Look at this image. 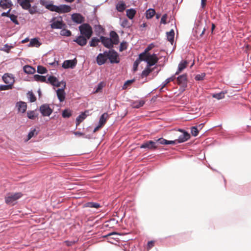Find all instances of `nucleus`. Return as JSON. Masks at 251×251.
I'll list each match as a JSON object with an SVG mask.
<instances>
[{"instance_id":"obj_1","label":"nucleus","mask_w":251,"mask_h":251,"mask_svg":"<svg viewBox=\"0 0 251 251\" xmlns=\"http://www.w3.org/2000/svg\"><path fill=\"white\" fill-rule=\"evenodd\" d=\"M140 59L147 62L148 67L155 65L158 61L157 55L154 53L145 55V53H141L140 54Z\"/></svg>"},{"instance_id":"obj_2","label":"nucleus","mask_w":251,"mask_h":251,"mask_svg":"<svg viewBox=\"0 0 251 251\" xmlns=\"http://www.w3.org/2000/svg\"><path fill=\"white\" fill-rule=\"evenodd\" d=\"M79 29L82 36L90 39L93 34L92 27L88 24H83L79 26Z\"/></svg>"},{"instance_id":"obj_3","label":"nucleus","mask_w":251,"mask_h":251,"mask_svg":"<svg viewBox=\"0 0 251 251\" xmlns=\"http://www.w3.org/2000/svg\"><path fill=\"white\" fill-rule=\"evenodd\" d=\"M23 194L21 193H16L14 194H8L5 197V202L9 205H14L17 200L20 199Z\"/></svg>"},{"instance_id":"obj_4","label":"nucleus","mask_w":251,"mask_h":251,"mask_svg":"<svg viewBox=\"0 0 251 251\" xmlns=\"http://www.w3.org/2000/svg\"><path fill=\"white\" fill-rule=\"evenodd\" d=\"M105 54H106L107 59L108 58L109 59L111 63H118L119 62L118 54L114 50H111L108 51H105Z\"/></svg>"},{"instance_id":"obj_5","label":"nucleus","mask_w":251,"mask_h":251,"mask_svg":"<svg viewBox=\"0 0 251 251\" xmlns=\"http://www.w3.org/2000/svg\"><path fill=\"white\" fill-rule=\"evenodd\" d=\"M176 81L177 84L184 89L187 86L188 80L187 74H185L178 76L177 77Z\"/></svg>"},{"instance_id":"obj_6","label":"nucleus","mask_w":251,"mask_h":251,"mask_svg":"<svg viewBox=\"0 0 251 251\" xmlns=\"http://www.w3.org/2000/svg\"><path fill=\"white\" fill-rule=\"evenodd\" d=\"M40 111L43 116H49L52 112V109H51L49 105L44 104L40 107Z\"/></svg>"},{"instance_id":"obj_7","label":"nucleus","mask_w":251,"mask_h":251,"mask_svg":"<svg viewBox=\"0 0 251 251\" xmlns=\"http://www.w3.org/2000/svg\"><path fill=\"white\" fill-rule=\"evenodd\" d=\"M141 149H147L149 150H152L156 149L157 146H156V142L152 141H148L144 142L140 146Z\"/></svg>"},{"instance_id":"obj_8","label":"nucleus","mask_w":251,"mask_h":251,"mask_svg":"<svg viewBox=\"0 0 251 251\" xmlns=\"http://www.w3.org/2000/svg\"><path fill=\"white\" fill-rule=\"evenodd\" d=\"M2 78L4 82L6 84H8L12 86L13 85L15 80L12 75L6 73L2 76Z\"/></svg>"},{"instance_id":"obj_9","label":"nucleus","mask_w":251,"mask_h":251,"mask_svg":"<svg viewBox=\"0 0 251 251\" xmlns=\"http://www.w3.org/2000/svg\"><path fill=\"white\" fill-rule=\"evenodd\" d=\"M100 40L104 47L108 49H111L113 48V44L110 38L101 36L100 37Z\"/></svg>"},{"instance_id":"obj_10","label":"nucleus","mask_w":251,"mask_h":251,"mask_svg":"<svg viewBox=\"0 0 251 251\" xmlns=\"http://www.w3.org/2000/svg\"><path fill=\"white\" fill-rule=\"evenodd\" d=\"M77 61L75 59L73 60H65L62 64V67L65 69L74 68L76 65Z\"/></svg>"},{"instance_id":"obj_11","label":"nucleus","mask_w":251,"mask_h":251,"mask_svg":"<svg viewBox=\"0 0 251 251\" xmlns=\"http://www.w3.org/2000/svg\"><path fill=\"white\" fill-rule=\"evenodd\" d=\"M179 131L182 132L183 134L180 135L177 139L178 143L184 142L190 139V135L187 132H186L182 129H179Z\"/></svg>"},{"instance_id":"obj_12","label":"nucleus","mask_w":251,"mask_h":251,"mask_svg":"<svg viewBox=\"0 0 251 251\" xmlns=\"http://www.w3.org/2000/svg\"><path fill=\"white\" fill-rule=\"evenodd\" d=\"M0 6L3 9H11L13 3L11 0H0Z\"/></svg>"},{"instance_id":"obj_13","label":"nucleus","mask_w":251,"mask_h":251,"mask_svg":"<svg viewBox=\"0 0 251 251\" xmlns=\"http://www.w3.org/2000/svg\"><path fill=\"white\" fill-rule=\"evenodd\" d=\"M107 59V56L105 54V51L103 53H100L97 57V63L99 65L104 64Z\"/></svg>"},{"instance_id":"obj_14","label":"nucleus","mask_w":251,"mask_h":251,"mask_svg":"<svg viewBox=\"0 0 251 251\" xmlns=\"http://www.w3.org/2000/svg\"><path fill=\"white\" fill-rule=\"evenodd\" d=\"M72 20L77 23L81 24L84 21V18L80 14H73L72 15Z\"/></svg>"},{"instance_id":"obj_15","label":"nucleus","mask_w":251,"mask_h":251,"mask_svg":"<svg viewBox=\"0 0 251 251\" xmlns=\"http://www.w3.org/2000/svg\"><path fill=\"white\" fill-rule=\"evenodd\" d=\"M16 106L17 108L18 112L22 113H25L27 108L26 103L23 101L17 102Z\"/></svg>"},{"instance_id":"obj_16","label":"nucleus","mask_w":251,"mask_h":251,"mask_svg":"<svg viewBox=\"0 0 251 251\" xmlns=\"http://www.w3.org/2000/svg\"><path fill=\"white\" fill-rule=\"evenodd\" d=\"M60 20L54 21L50 25V26L52 29H61L65 25L63 24L61 18L60 17Z\"/></svg>"},{"instance_id":"obj_17","label":"nucleus","mask_w":251,"mask_h":251,"mask_svg":"<svg viewBox=\"0 0 251 251\" xmlns=\"http://www.w3.org/2000/svg\"><path fill=\"white\" fill-rule=\"evenodd\" d=\"M71 10V7L67 5L63 4L58 6L57 7V13H68Z\"/></svg>"},{"instance_id":"obj_18","label":"nucleus","mask_w":251,"mask_h":251,"mask_svg":"<svg viewBox=\"0 0 251 251\" xmlns=\"http://www.w3.org/2000/svg\"><path fill=\"white\" fill-rule=\"evenodd\" d=\"M87 39L86 37L80 35L77 37L74 40V41L76 42L79 45L83 46L87 44Z\"/></svg>"},{"instance_id":"obj_19","label":"nucleus","mask_w":251,"mask_h":251,"mask_svg":"<svg viewBox=\"0 0 251 251\" xmlns=\"http://www.w3.org/2000/svg\"><path fill=\"white\" fill-rule=\"evenodd\" d=\"M188 65V62L186 60H182L178 66V69L176 73H175V75H178L180 74L184 69H185Z\"/></svg>"},{"instance_id":"obj_20","label":"nucleus","mask_w":251,"mask_h":251,"mask_svg":"<svg viewBox=\"0 0 251 251\" xmlns=\"http://www.w3.org/2000/svg\"><path fill=\"white\" fill-rule=\"evenodd\" d=\"M17 2L24 9L27 10L31 7L29 0H17Z\"/></svg>"},{"instance_id":"obj_21","label":"nucleus","mask_w":251,"mask_h":251,"mask_svg":"<svg viewBox=\"0 0 251 251\" xmlns=\"http://www.w3.org/2000/svg\"><path fill=\"white\" fill-rule=\"evenodd\" d=\"M57 96L60 102H62L65 99V93L64 89H58L56 91Z\"/></svg>"},{"instance_id":"obj_22","label":"nucleus","mask_w":251,"mask_h":251,"mask_svg":"<svg viewBox=\"0 0 251 251\" xmlns=\"http://www.w3.org/2000/svg\"><path fill=\"white\" fill-rule=\"evenodd\" d=\"M110 38L111 39L113 44H118L119 43V36L117 33L114 31H112L110 33Z\"/></svg>"},{"instance_id":"obj_23","label":"nucleus","mask_w":251,"mask_h":251,"mask_svg":"<svg viewBox=\"0 0 251 251\" xmlns=\"http://www.w3.org/2000/svg\"><path fill=\"white\" fill-rule=\"evenodd\" d=\"M88 111H85L79 115L76 119V126H77L87 116L86 113Z\"/></svg>"},{"instance_id":"obj_24","label":"nucleus","mask_w":251,"mask_h":251,"mask_svg":"<svg viewBox=\"0 0 251 251\" xmlns=\"http://www.w3.org/2000/svg\"><path fill=\"white\" fill-rule=\"evenodd\" d=\"M145 101L144 100L134 101L131 103V106L133 108H139L144 105Z\"/></svg>"},{"instance_id":"obj_25","label":"nucleus","mask_w":251,"mask_h":251,"mask_svg":"<svg viewBox=\"0 0 251 251\" xmlns=\"http://www.w3.org/2000/svg\"><path fill=\"white\" fill-rule=\"evenodd\" d=\"M136 13V11L134 9L131 8L129 9H127L126 10V16L129 19H132L134 17L135 14Z\"/></svg>"},{"instance_id":"obj_26","label":"nucleus","mask_w":251,"mask_h":251,"mask_svg":"<svg viewBox=\"0 0 251 251\" xmlns=\"http://www.w3.org/2000/svg\"><path fill=\"white\" fill-rule=\"evenodd\" d=\"M24 71L27 74H33L35 72V69L29 65H25L24 66Z\"/></svg>"},{"instance_id":"obj_27","label":"nucleus","mask_w":251,"mask_h":251,"mask_svg":"<svg viewBox=\"0 0 251 251\" xmlns=\"http://www.w3.org/2000/svg\"><path fill=\"white\" fill-rule=\"evenodd\" d=\"M167 37L168 40L173 44L174 40L175 32L173 29H172L170 31L167 32Z\"/></svg>"},{"instance_id":"obj_28","label":"nucleus","mask_w":251,"mask_h":251,"mask_svg":"<svg viewBox=\"0 0 251 251\" xmlns=\"http://www.w3.org/2000/svg\"><path fill=\"white\" fill-rule=\"evenodd\" d=\"M108 115L107 113H103L100 117L99 121V124L103 126L105 124L106 120L108 118Z\"/></svg>"},{"instance_id":"obj_29","label":"nucleus","mask_w":251,"mask_h":251,"mask_svg":"<svg viewBox=\"0 0 251 251\" xmlns=\"http://www.w3.org/2000/svg\"><path fill=\"white\" fill-rule=\"evenodd\" d=\"M150 67L147 66L145 69L142 72L141 74L142 77H144L148 76L149 74L153 71V69H151Z\"/></svg>"},{"instance_id":"obj_30","label":"nucleus","mask_w":251,"mask_h":251,"mask_svg":"<svg viewBox=\"0 0 251 251\" xmlns=\"http://www.w3.org/2000/svg\"><path fill=\"white\" fill-rule=\"evenodd\" d=\"M146 18L148 19L152 18L155 14V11L153 9H149L146 11Z\"/></svg>"},{"instance_id":"obj_31","label":"nucleus","mask_w":251,"mask_h":251,"mask_svg":"<svg viewBox=\"0 0 251 251\" xmlns=\"http://www.w3.org/2000/svg\"><path fill=\"white\" fill-rule=\"evenodd\" d=\"M175 75H173V76H172L167 78V79H166V80L164 82V84L163 85V86H162V87L160 89V91H163V89L165 87V86L168 83H169L170 82L173 81H174L175 80V79L176 78Z\"/></svg>"},{"instance_id":"obj_32","label":"nucleus","mask_w":251,"mask_h":251,"mask_svg":"<svg viewBox=\"0 0 251 251\" xmlns=\"http://www.w3.org/2000/svg\"><path fill=\"white\" fill-rule=\"evenodd\" d=\"M30 46L32 47H38L41 45V43L36 38L32 39L30 42Z\"/></svg>"},{"instance_id":"obj_33","label":"nucleus","mask_w":251,"mask_h":251,"mask_svg":"<svg viewBox=\"0 0 251 251\" xmlns=\"http://www.w3.org/2000/svg\"><path fill=\"white\" fill-rule=\"evenodd\" d=\"M34 78L35 80L40 82H46V77L45 76L40 75H34Z\"/></svg>"},{"instance_id":"obj_34","label":"nucleus","mask_w":251,"mask_h":251,"mask_svg":"<svg viewBox=\"0 0 251 251\" xmlns=\"http://www.w3.org/2000/svg\"><path fill=\"white\" fill-rule=\"evenodd\" d=\"M100 41V39H99L95 37L93 38L90 42V46L91 47H96Z\"/></svg>"},{"instance_id":"obj_35","label":"nucleus","mask_w":251,"mask_h":251,"mask_svg":"<svg viewBox=\"0 0 251 251\" xmlns=\"http://www.w3.org/2000/svg\"><path fill=\"white\" fill-rule=\"evenodd\" d=\"M62 115L63 118H69L72 116V111L69 109H65L62 112Z\"/></svg>"},{"instance_id":"obj_36","label":"nucleus","mask_w":251,"mask_h":251,"mask_svg":"<svg viewBox=\"0 0 251 251\" xmlns=\"http://www.w3.org/2000/svg\"><path fill=\"white\" fill-rule=\"evenodd\" d=\"M131 25V24L126 19L122 20L121 23V26L123 27L129 28Z\"/></svg>"},{"instance_id":"obj_37","label":"nucleus","mask_w":251,"mask_h":251,"mask_svg":"<svg viewBox=\"0 0 251 251\" xmlns=\"http://www.w3.org/2000/svg\"><path fill=\"white\" fill-rule=\"evenodd\" d=\"M57 7L58 6L53 5L52 3H50L49 5H46V8L49 9V10L51 11H54L56 12L57 11Z\"/></svg>"},{"instance_id":"obj_38","label":"nucleus","mask_w":251,"mask_h":251,"mask_svg":"<svg viewBox=\"0 0 251 251\" xmlns=\"http://www.w3.org/2000/svg\"><path fill=\"white\" fill-rule=\"evenodd\" d=\"M86 206L88 207L98 208L100 207V205L98 203L90 202H88L86 204Z\"/></svg>"},{"instance_id":"obj_39","label":"nucleus","mask_w":251,"mask_h":251,"mask_svg":"<svg viewBox=\"0 0 251 251\" xmlns=\"http://www.w3.org/2000/svg\"><path fill=\"white\" fill-rule=\"evenodd\" d=\"M212 97L218 100H220L225 97V93L221 92L219 93L214 94L212 95Z\"/></svg>"},{"instance_id":"obj_40","label":"nucleus","mask_w":251,"mask_h":251,"mask_svg":"<svg viewBox=\"0 0 251 251\" xmlns=\"http://www.w3.org/2000/svg\"><path fill=\"white\" fill-rule=\"evenodd\" d=\"M48 80L50 82V83L53 86H54L56 82H57L58 81V79H57V78L53 76H50L48 78Z\"/></svg>"},{"instance_id":"obj_41","label":"nucleus","mask_w":251,"mask_h":251,"mask_svg":"<svg viewBox=\"0 0 251 251\" xmlns=\"http://www.w3.org/2000/svg\"><path fill=\"white\" fill-rule=\"evenodd\" d=\"M27 95H28V98L29 100V101L31 102H34L36 101V97L35 96V95L33 94V93L31 92H29L28 93H27Z\"/></svg>"},{"instance_id":"obj_42","label":"nucleus","mask_w":251,"mask_h":251,"mask_svg":"<svg viewBox=\"0 0 251 251\" xmlns=\"http://www.w3.org/2000/svg\"><path fill=\"white\" fill-rule=\"evenodd\" d=\"M60 34L62 36H65L67 37H69L71 35V32L69 30L63 29L61 30Z\"/></svg>"},{"instance_id":"obj_43","label":"nucleus","mask_w":251,"mask_h":251,"mask_svg":"<svg viewBox=\"0 0 251 251\" xmlns=\"http://www.w3.org/2000/svg\"><path fill=\"white\" fill-rule=\"evenodd\" d=\"M143 61V60L140 59V55H139V58L134 62L133 70L134 72H135L137 70L138 66L140 62V61Z\"/></svg>"},{"instance_id":"obj_44","label":"nucleus","mask_w":251,"mask_h":251,"mask_svg":"<svg viewBox=\"0 0 251 251\" xmlns=\"http://www.w3.org/2000/svg\"><path fill=\"white\" fill-rule=\"evenodd\" d=\"M27 116L28 118L30 119L34 120L37 117L36 115H35V112L34 111H28L27 113Z\"/></svg>"},{"instance_id":"obj_45","label":"nucleus","mask_w":251,"mask_h":251,"mask_svg":"<svg viewBox=\"0 0 251 251\" xmlns=\"http://www.w3.org/2000/svg\"><path fill=\"white\" fill-rule=\"evenodd\" d=\"M47 72L46 68L42 66H38L37 67V72L39 74H43Z\"/></svg>"},{"instance_id":"obj_46","label":"nucleus","mask_w":251,"mask_h":251,"mask_svg":"<svg viewBox=\"0 0 251 251\" xmlns=\"http://www.w3.org/2000/svg\"><path fill=\"white\" fill-rule=\"evenodd\" d=\"M13 87V86L7 84V85H1L0 86V90H7L9 89H11Z\"/></svg>"},{"instance_id":"obj_47","label":"nucleus","mask_w":251,"mask_h":251,"mask_svg":"<svg viewBox=\"0 0 251 251\" xmlns=\"http://www.w3.org/2000/svg\"><path fill=\"white\" fill-rule=\"evenodd\" d=\"M9 18L11 21L16 25H19V22L17 20V16L14 14H10Z\"/></svg>"},{"instance_id":"obj_48","label":"nucleus","mask_w":251,"mask_h":251,"mask_svg":"<svg viewBox=\"0 0 251 251\" xmlns=\"http://www.w3.org/2000/svg\"><path fill=\"white\" fill-rule=\"evenodd\" d=\"M126 8V5L124 3H119L117 5V9L119 12H123Z\"/></svg>"},{"instance_id":"obj_49","label":"nucleus","mask_w":251,"mask_h":251,"mask_svg":"<svg viewBox=\"0 0 251 251\" xmlns=\"http://www.w3.org/2000/svg\"><path fill=\"white\" fill-rule=\"evenodd\" d=\"M191 134L194 136H197L199 133V129L197 126H193L191 128Z\"/></svg>"},{"instance_id":"obj_50","label":"nucleus","mask_w":251,"mask_h":251,"mask_svg":"<svg viewBox=\"0 0 251 251\" xmlns=\"http://www.w3.org/2000/svg\"><path fill=\"white\" fill-rule=\"evenodd\" d=\"M127 43L126 42H123L120 44L119 50L120 51H123V50H126L127 49Z\"/></svg>"},{"instance_id":"obj_51","label":"nucleus","mask_w":251,"mask_h":251,"mask_svg":"<svg viewBox=\"0 0 251 251\" xmlns=\"http://www.w3.org/2000/svg\"><path fill=\"white\" fill-rule=\"evenodd\" d=\"M54 86H56V87L61 86L62 87L61 89H65L66 87V82L65 81H60V82H59L58 81L57 82H56V83L55 84Z\"/></svg>"},{"instance_id":"obj_52","label":"nucleus","mask_w":251,"mask_h":251,"mask_svg":"<svg viewBox=\"0 0 251 251\" xmlns=\"http://www.w3.org/2000/svg\"><path fill=\"white\" fill-rule=\"evenodd\" d=\"M37 134V132L36 131L35 129H33L31 131H30L28 134V139H30L32 137H33L34 135Z\"/></svg>"},{"instance_id":"obj_53","label":"nucleus","mask_w":251,"mask_h":251,"mask_svg":"<svg viewBox=\"0 0 251 251\" xmlns=\"http://www.w3.org/2000/svg\"><path fill=\"white\" fill-rule=\"evenodd\" d=\"M103 87V83L102 82L100 83L97 86L96 90L95 91V93H97L100 92L102 88Z\"/></svg>"},{"instance_id":"obj_54","label":"nucleus","mask_w":251,"mask_h":251,"mask_svg":"<svg viewBox=\"0 0 251 251\" xmlns=\"http://www.w3.org/2000/svg\"><path fill=\"white\" fill-rule=\"evenodd\" d=\"M205 76V74L204 73H201V74L197 75L195 76V79L196 80H202L203 79Z\"/></svg>"},{"instance_id":"obj_55","label":"nucleus","mask_w":251,"mask_h":251,"mask_svg":"<svg viewBox=\"0 0 251 251\" xmlns=\"http://www.w3.org/2000/svg\"><path fill=\"white\" fill-rule=\"evenodd\" d=\"M167 17H168V15L167 14H164L161 19L160 23L164 24V25L166 24H167L166 20H167Z\"/></svg>"},{"instance_id":"obj_56","label":"nucleus","mask_w":251,"mask_h":251,"mask_svg":"<svg viewBox=\"0 0 251 251\" xmlns=\"http://www.w3.org/2000/svg\"><path fill=\"white\" fill-rule=\"evenodd\" d=\"M156 142H159L160 144L162 145H167L168 140L161 138L156 140Z\"/></svg>"},{"instance_id":"obj_57","label":"nucleus","mask_w":251,"mask_h":251,"mask_svg":"<svg viewBox=\"0 0 251 251\" xmlns=\"http://www.w3.org/2000/svg\"><path fill=\"white\" fill-rule=\"evenodd\" d=\"M133 82H134V80H127V81H126L125 83V84H124V86H123V89H126V88H127V86H128V85H129L131 84V83H132Z\"/></svg>"},{"instance_id":"obj_58","label":"nucleus","mask_w":251,"mask_h":251,"mask_svg":"<svg viewBox=\"0 0 251 251\" xmlns=\"http://www.w3.org/2000/svg\"><path fill=\"white\" fill-rule=\"evenodd\" d=\"M40 3L41 5L44 6L46 8L47 5H49L50 4L48 0H40Z\"/></svg>"},{"instance_id":"obj_59","label":"nucleus","mask_w":251,"mask_h":251,"mask_svg":"<svg viewBox=\"0 0 251 251\" xmlns=\"http://www.w3.org/2000/svg\"><path fill=\"white\" fill-rule=\"evenodd\" d=\"M28 10H29V12L31 14H35V13H37V10H36V9L35 7H32V8H30H30L28 9Z\"/></svg>"},{"instance_id":"obj_60","label":"nucleus","mask_w":251,"mask_h":251,"mask_svg":"<svg viewBox=\"0 0 251 251\" xmlns=\"http://www.w3.org/2000/svg\"><path fill=\"white\" fill-rule=\"evenodd\" d=\"M11 10V9H9L7 12L2 13L1 14V16L2 17H9L10 15V12Z\"/></svg>"},{"instance_id":"obj_61","label":"nucleus","mask_w":251,"mask_h":251,"mask_svg":"<svg viewBox=\"0 0 251 251\" xmlns=\"http://www.w3.org/2000/svg\"><path fill=\"white\" fill-rule=\"evenodd\" d=\"M152 47L151 46H149L145 50L143 53H145V55L150 54L148 52L151 49Z\"/></svg>"},{"instance_id":"obj_62","label":"nucleus","mask_w":251,"mask_h":251,"mask_svg":"<svg viewBox=\"0 0 251 251\" xmlns=\"http://www.w3.org/2000/svg\"><path fill=\"white\" fill-rule=\"evenodd\" d=\"M154 246V242L151 241H149L148 243V249H151Z\"/></svg>"},{"instance_id":"obj_63","label":"nucleus","mask_w":251,"mask_h":251,"mask_svg":"<svg viewBox=\"0 0 251 251\" xmlns=\"http://www.w3.org/2000/svg\"><path fill=\"white\" fill-rule=\"evenodd\" d=\"M177 143H178L177 139L174 140V141H168V140L167 145L168 144L175 145Z\"/></svg>"},{"instance_id":"obj_64","label":"nucleus","mask_w":251,"mask_h":251,"mask_svg":"<svg viewBox=\"0 0 251 251\" xmlns=\"http://www.w3.org/2000/svg\"><path fill=\"white\" fill-rule=\"evenodd\" d=\"M207 0H201V6L202 8H205Z\"/></svg>"}]
</instances>
